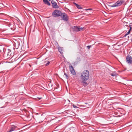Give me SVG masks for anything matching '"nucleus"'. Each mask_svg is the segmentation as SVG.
I'll use <instances>...</instances> for the list:
<instances>
[{
  "label": "nucleus",
  "mask_w": 132,
  "mask_h": 132,
  "mask_svg": "<svg viewBox=\"0 0 132 132\" xmlns=\"http://www.w3.org/2000/svg\"><path fill=\"white\" fill-rule=\"evenodd\" d=\"M43 2L46 4H47L48 5H50V4L47 0H43Z\"/></svg>",
  "instance_id": "9b49d317"
},
{
  "label": "nucleus",
  "mask_w": 132,
  "mask_h": 132,
  "mask_svg": "<svg viewBox=\"0 0 132 132\" xmlns=\"http://www.w3.org/2000/svg\"><path fill=\"white\" fill-rule=\"evenodd\" d=\"M73 31L78 32L84 29V28H80L79 26H74L73 28Z\"/></svg>",
  "instance_id": "20e7f679"
},
{
  "label": "nucleus",
  "mask_w": 132,
  "mask_h": 132,
  "mask_svg": "<svg viewBox=\"0 0 132 132\" xmlns=\"http://www.w3.org/2000/svg\"><path fill=\"white\" fill-rule=\"evenodd\" d=\"M124 2L123 0L118 1L115 3L114 4L111 6V7H114L119 6L121 5Z\"/></svg>",
  "instance_id": "7ed1b4c3"
},
{
  "label": "nucleus",
  "mask_w": 132,
  "mask_h": 132,
  "mask_svg": "<svg viewBox=\"0 0 132 132\" xmlns=\"http://www.w3.org/2000/svg\"><path fill=\"white\" fill-rule=\"evenodd\" d=\"M129 27H130V29H129V31H128V32L126 33L127 34V35H128V34H130V30L131 29V27H130V26Z\"/></svg>",
  "instance_id": "ddd939ff"
},
{
  "label": "nucleus",
  "mask_w": 132,
  "mask_h": 132,
  "mask_svg": "<svg viewBox=\"0 0 132 132\" xmlns=\"http://www.w3.org/2000/svg\"><path fill=\"white\" fill-rule=\"evenodd\" d=\"M50 63V62L49 61H48L47 63L46 64V65L47 66L48 65H49V64Z\"/></svg>",
  "instance_id": "2eb2a0df"
},
{
  "label": "nucleus",
  "mask_w": 132,
  "mask_h": 132,
  "mask_svg": "<svg viewBox=\"0 0 132 132\" xmlns=\"http://www.w3.org/2000/svg\"><path fill=\"white\" fill-rule=\"evenodd\" d=\"M16 128V127L15 126L13 125L10 128V130L9 131H7V132H11L14 130Z\"/></svg>",
  "instance_id": "1a4fd4ad"
},
{
  "label": "nucleus",
  "mask_w": 132,
  "mask_h": 132,
  "mask_svg": "<svg viewBox=\"0 0 132 132\" xmlns=\"http://www.w3.org/2000/svg\"><path fill=\"white\" fill-rule=\"evenodd\" d=\"M48 86H49V88H50V86H49L50 85H49V84H48Z\"/></svg>",
  "instance_id": "b1692460"
},
{
  "label": "nucleus",
  "mask_w": 132,
  "mask_h": 132,
  "mask_svg": "<svg viewBox=\"0 0 132 132\" xmlns=\"http://www.w3.org/2000/svg\"><path fill=\"white\" fill-rule=\"evenodd\" d=\"M51 3L53 7L54 8L58 9L59 8V6L57 5L56 3L54 1H51Z\"/></svg>",
  "instance_id": "0eeeda50"
},
{
  "label": "nucleus",
  "mask_w": 132,
  "mask_h": 132,
  "mask_svg": "<svg viewBox=\"0 0 132 132\" xmlns=\"http://www.w3.org/2000/svg\"><path fill=\"white\" fill-rule=\"evenodd\" d=\"M128 35L126 33V34H125V35H124V37H125L126 36Z\"/></svg>",
  "instance_id": "4be33fe9"
},
{
  "label": "nucleus",
  "mask_w": 132,
  "mask_h": 132,
  "mask_svg": "<svg viewBox=\"0 0 132 132\" xmlns=\"http://www.w3.org/2000/svg\"><path fill=\"white\" fill-rule=\"evenodd\" d=\"M58 50L59 52L61 54H62L63 53V48L61 47H59L58 48Z\"/></svg>",
  "instance_id": "9d476101"
},
{
  "label": "nucleus",
  "mask_w": 132,
  "mask_h": 132,
  "mask_svg": "<svg viewBox=\"0 0 132 132\" xmlns=\"http://www.w3.org/2000/svg\"><path fill=\"white\" fill-rule=\"evenodd\" d=\"M85 10H92V9H85Z\"/></svg>",
  "instance_id": "412c9836"
},
{
  "label": "nucleus",
  "mask_w": 132,
  "mask_h": 132,
  "mask_svg": "<svg viewBox=\"0 0 132 132\" xmlns=\"http://www.w3.org/2000/svg\"><path fill=\"white\" fill-rule=\"evenodd\" d=\"M91 46H87V48L88 49H89L91 47Z\"/></svg>",
  "instance_id": "f3484780"
},
{
  "label": "nucleus",
  "mask_w": 132,
  "mask_h": 132,
  "mask_svg": "<svg viewBox=\"0 0 132 132\" xmlns=\"http://www.w3.org/2000/svg\"><path fill=\"white\" fill-rule=\"evenodd\" d=\"M124 27H125V26L126 27H127L128 26V25L127 24H124Z\"/></svg>",
  "instance_id": "aec40b11"
},
{
  "label": "nucleus",
  "mask_w": 132,
  "mask_h": 132,
  "mask_svg": "<svg viewBox=\"0 0 132 132\" xmlns=\"http://www.w3.org/2000/svg\"><path fill=\"white\" fill-rule=\"evenodd\" d=\"M80 78L81 83L84 85H87V83L86 82L89 78V72L87 70H84L81 73Z\"/></svg>",
  "instance_id": "f257e3e1"
},
{
  "label": "nucleus",
  "mask_w": 132,
  "mask_h": 132,
  "mask_svg": "<svg viewBox=\"0 0 132 132\" xmlns=\"http://www.w3.org/2000/svg\"><path fill=\"white\" fill-rule=\"evenodd\" d=\"M61 18L62 19L65 21H67L68 20V17L67 15L65 13H62Z\"/></svg>",
  "instance_id": "39448f33"
},
{
  "label": "nucleus",
  "mask_w": 132,
  "mask_h": 132,
  "mask_svg": "<svg viewBox=\"0 0 132 132\" xmlns=\"http://www.w3.org/2000/svg\"><path fill=\"white\" fill-rule=\"evenodd\" d=\"M69 69L71 73L73 75H76V73L73 69V67L71 65H70L69 66Z\"/></svg>",
  "instance_id": "6e6552de"
},
{
  "label": "nucleus",
  "mask_w": 132,
  "mask_h": 132,
  "mask_svg": "<svg viewBox=\"0 0 132 132\" xmlns=\"http://www.w3.org/2000/svg\"><path fill=\"white\" fill-rule=\"evenodd\" d=\"M73 106L75 108H77V107L76 106H75V105H73Z\"/></svg>",
  "instance_id": "6ab92c4d"
},
{
  "label": "nucleus",
  "mask_w": 132,
  "mask_h": 132,
  "mask_svg": "<svg viewBox=\"0 0 132 132\" xmlns=\"http://www.w3.org/2000/svg\"><path fill=\"white\" fill-rule=\"evenodd\" d=\"M42 98V97H37V98H35V99H39V100H40Z\"/></svg>",
  "instance_id": "dca6fc26"
},
{
  "label": "nucleus",
  "mask_w": 132,
  "mask_h": 132,
  "mask_svg": "<svg viewBox=\"0 0 132 132\" xmlns=\"http://www.w3.org/2000/svg\"><path fill=\"white\" fill-rule=\"evenodd\" d=\"M111 76H116V74H113V73H111Z\"/></svg>",
  "instance_id": "a211bd4d"
},
{
  "label": "nucleus",
  "mask_w": 132,
  "mask_h": 132,
  "mask_svg": "<svg viewBox=\"0 0 132 132\" xmlns=\"http://www.w3.org/2000/svg\"><path fill=\"white\" fill-rule=\"evenodd\" d=\"M50 85H51V87L52 86V85H51V84H50Z\"/></svg>",
  "instance_id": "393cba45"
},
{
  "label": "nucleus",
  "mask_w": 132,
  "mask_h": 132,
  "mask_svg": "<svg viewBox=\"0 0 132 132\" xmlns=\"http://www.w3.org/2000/svg\"><path fill=\"white\" fill-rule=\"evenodd\" d=\"M128 23L127 22H126L125 21H124L123 22V23Z\"/></svg>",
  "instance_id": "5701e85b"
},
{
  "label": "nucleus",
  "mask_w": 132,
  "mask_h": 132,
  "mask_svg": "<svg viewBox=\"0 0 132 132\" xmlns=\"http://www.w3.org/2000/svg\"><path fill=\"white\" fill-rule=\"evenodd\" d=\"M64 75L65 76L66 78L67 79H68L69 78V76L66 74L65 73H64Z\"/></svg>",
  "instance_id": "4468645a"
},
{
  "label": "nucleus",
  "mask_w": 132,
  "mask_h": 132,
  "mask_svg": "<svg viewBox=\"0 0 132 132\" xmlns=\"http://www.w3.org/2000/svg\"><path fill=\"white\" fill-rule=\"evenodd\" d=\"M62 14L61 12L58 10H56L52 13V15L54 17H58L61 16Z\"/></svg>",
  "instance_id": "f03ea898"
},
{
  "label": "nucleus",
  "mask_w": 132,
  "mask_h": 132,
  "mask_svg": "<svg viewBox=\"0 0 132 132\" xmlns=\"http://www.w3.org/2000/svg\"><path fill=\"white\" fill-rule=\"evenodd\" d=\"M126 60V62L129 64H130L132 63V58L130 56H127Z\"/></svg>",
  "instance_id": "423d86ee"
},
{
  "label": "nucleus",
  "mask_w": 132,
  "mask_h": 132,
  "mask_svg": "<svg viewBox=\"0 0 132 132\" xmlns=\"http://www.w3.org/2000/svg\"><path fill=\"white\" fill-rule=\"evenodd\" d=\"M74 3L78 9H82V7H81V6L80 5L78 4L75 3Z\"/></svg>",
  "instance_id": "f8f14e48"
}]
</instances>
